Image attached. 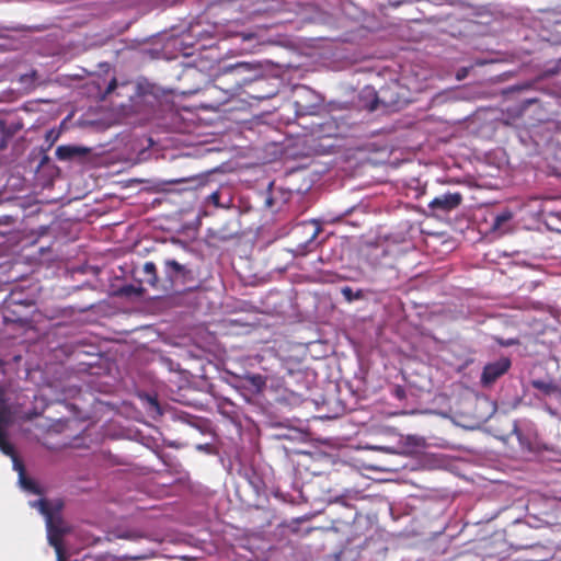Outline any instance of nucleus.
I'll return each instance as SVG.
<instances>
[{
    "label": "nucleus",
    "mask_w": 561,
    "mask_h": 561,
    "mask_svg": "<svg viewBox=\"0 0 561 561\" xmlns=\"http://www.w3.org/2000/svg\"><path fill=\"white\" fill-rule=\"evenodd\" d=\"M136 277L140 283L161 294L193 290L201 284L198 268L190 263H180L175 259L163 261L162 276L158 275L153 262H146L136 271Z\"/></svg>",
    "instance_id": "obj_1"
},
{
    "label": "nucleus",
    "mask_w": 561,
    "mask_h": 561,
    "mask_svg": "<svg viewBox=\"0 0 561 561\" xmlns=\"http://www.w3.org/2000/svg\"><path fill=\"white\" fill-rule=\"evenodd\" d=\"M253 72V68L248 62H237L224 67L213 80V84L206 88L207 94L222 92V96L217 98V105H225L234 98H241L244 82H247L248 73Z\"/></svg>",
    "instance_id": "obj_2"
},
{
    "label": "nucleus",
    "mask_w": 561,
    "mask_h": 561,
    "mask_svg": "<svg viewBox=\"0 0 561 561\" xmlns=\"http://www.w3.org/2000/svg\"><path fill=\"white\" fill-rule=\"evenodd\" d=\"M401 87L397 81H392L382 85L379 91H369L367 96L370 101L364 106L369 112L379 110L380 107L386 111H397L405 104V98L400 93Z\"/></svg>",
    "instance_id": "obj_3"
},
{
    "label": "nucleus",
    "mask_w": 561,
    "mask_h": 561,
    "mask_svg": "<svg viewBox=\"0 0 561 561\" xmlns=\"http://www.w3.org/2000/svg\"><path fill=\"white\" fill-rule=\"evenodd\" d=\"M247 82L241 92L242 101H263L272 99L277 94V90L271 80L264 76H252L248 73Z\"/></svg>",
    "instance_id": "obj_4"
},
{
    "label": "nucleus",
    "mask_w": 561,
    "mask_h": 561,
    "mask_svg": "<svg viewBox=\"0 0 561 561\" xmlns=\"http://www.w3.org/2000/svg\"><path fill=\"white\" fill-rule=\"evenodd\" d=\"M32 505L37 507L38 511L45 516L49 543L56 548L58 560L61 561V538L65 534V529L54 528V512L51 504L45 499H39L34 501Z\"/></svg>",
    "instance_id": "obj_5"
},
{
    "label": "nucleus",
    "mask_w": 561,
    "mask_h": 561,
    "mask_svg": "<svg viewBox=\"0 0 561 561\" xmlns=\"http://www.w3.org/2000/svg\"><path fill=\"white\" fill-rule=\"evenodd\" d=\"M463 201L459 192H447L434 197L427 205L430 215L438 217L457 209Z\"/></svg>",
    "instance_id": "obj_6"
},
{
    "label": "nucleus",
    "mask_w": 561,
    "mask_h": 561,
    "mask_svg": "<svg viewBox=\"0 0 561 561\" xmlns=\"http://www.w3.org/2000/svg\"><path fill=\"white\" fill-rule=\"evenodd\" d=\"M512 367L510 357L502 356L494 362L486 363L480 376V383L488 388L493 386L501 377L508 373Z\"/></svg>",
    "instance_id": "obj_7"
},
{
    "label": "nucleus",
    "mask_w": 561,
    "mask_h": 561,
    "mask_svg": "<svg viewBox=\"0 0 561 561\" xmlns=\"http://www.w3.org/2000/svg\"><path fill=\"white\" fill-rule=\"evenodd\" d=\"M91 149L83 146L61 145L56 149V158L60 161H70L75 159L85 158Z\"/></svg>",
    "instance_id": "obj_8"
},
{
    "label": "nucleus",
    "mask_w": 561,
    "mask_h": 561,
    "mask_svg": "<svg viewBox=\"0 0 561 561\" xmlns=\"http://www.w3.org/2000/svg\"><path fill=\"white\" fill-rule=\"evenodd\" d=\"M22 128L23 122L20 117L7 116L0 118V134L8 139H11Z\"/></svg>",
    "instance_id": "obj_9"
},
{
    "label": "nucleus",
    "mask_w": 561,
    "mask_h": 561,
    "mask_svg": "<svg viewBox=\"0 0 561 561\" xmlns=\"http://www.w3.org/2000/svg\"><path fill=\"white\" fill-rule=\"evenodd\" d=\"M529 383L531 388L545 397L557 398L561 394V389L552 380L533 379Z\"/></svg>",
    "instance_id": "obj_10"
},
{
    "label": "nucleus",
    "mask_w": 561,
    "mask_h": 561,
    "mask_svg": "<svg viewBox=\"0 0 561 561\" xmlns=\"http://www.w3.org/2000/svg\"><path fill=\"white\" fill-rule=\"evenodd\" d=\"M14 467L16 470H19L20 483L23 486V489L33 494H41L42 491L37 483L25 476L24 466L21 462H18V465H14Z\"/></svg>",
    "instance_id": "obj_11"
},
{
    "label": "nucleus",
    "mask_w": 561,
    "mask_h": 561,
    "mask_svg": "<svg viewBox=\"0 0 561 561\" xmlns=\"http://www.w3.org/2000/svg\"><path fill=\"white\" fill-rule=\"evenodd\" d=\"M298 229H301L302 232L308 236L307 241L300 244L302 247V251H310L309 247L314 243V240L320 232V227L314 224H306L301 225Z\"/></svg>",
    "instance_id": "obj_12"
},
{
    "label": "nucleus",
    "mask_w": 561,
    "mask_h": 561,
    "mask_svg": "<svg viewBox=\"0 0 561 561\" xmlns=\"http://www.w3.org/2000/svg\"><path fill=\"white\" fill-rule=\"evenodd\" d=\"M0 450L4 455L10 456L13 459L14 465L20 462L16 457L14 446L8 440L7 434L2 428H0Z\"/></svg>",
    "instance_id": "obj_13"
},
{
    "label": "nucleus",
    "mask_w": 561,
    "mask_h": 561,
    "mask_svg": "<svg viewBox=\"0 0 561 561\" xmlns=\"http://www.w3.org/2000/svg\"><path fill=\"white\" fill-rule=\"evenodd\" d=\"M137 270H140V267H137V268H135V270H134V277H135V279L139 283V285H125V286H123V287L121 288V290H119L122 295H125V296H128V297H129V296H137V297L142 296L144 290H145V289H144V287H142V285H144L145 283H140V282L137 279V277H136V271H137Z\"/></svg>",
    "instance_id": "obj_14"
},
{
    "label": "nucleus",
    "mask_w": 561,
    "mask_h": 561,
    "mask_svg": "<svg viewBox=\"0 0 561 561\" xmlns=\"http://www.w3.org/2000/svg\"><path fill=\"white\" fill-rule=\"evenodd\" d=\"M359 499V492L355 490H345L342 494L335 496L331 502L339 503L343 506L348 507V503L346 500H358Z\"/></svg>",
    "instance_id": "obj_15"
},
{
    "label": "nucleus",
    "mask_w": 561,
    "mask_h": 561,
    "mask_svg": "<svg viewBox=\"0 0 561 561\" xmlns=\"http://www.w3.org/2000/svg\"><path fill=\"white\" fill-rule=\"evenodd\" d=\"M341 293L347 302L360 300V299H364V297H365L364 291L362 289L354 291L350 286H344L341 289Z\"/></svg>",
    "instance_id": "obj_16"
},
{
    "label": "nucleus",
    "mask_w": 561,
    "mask_h": 561,
    "mask_svg": "<svg viewBox=\"0 0 561 561\" xmlns=\"http://www.w3.org/2000/svg\"><path fill=\"white\" fill-rule=\"evenodd\" d=\"M513 218V214L512 211L510 210H504L500 214H497L494 219H493V222H492V229L493 230H497V229H501L502 226L510 221L511 219Z\"/></svg>",
    "instance_id": "obj_17"
},
{
    "label": "nucleus",
    "mask_w": 561,
    "mask_h": 561,
    "mask_svg": "<svg viewBox=\"0 0 561 561\" xmlns=\"http://www.w3.org/2000/svg\"><path fill=\"white\" fill-rule=\"evenodd\" d=\"M148 412L151 415H162V410L157 398L148 397Z\"/></svg>",
    "instance_id": "obj_18"
},
{
    "label": "nucleus",
    "mask_w": 561,
    "mask_h": 561,
    "mask_svg": "<svg viewBox=\"0 0 561 561\" xmlns=\"http://www.w3.org/2000/svg\"><path fill=\"white\" fill-rule=\"evenodd\" d=\"M494 341L500 346H504V347L514 346V345H518L519 344V340L517 337L504 339V337L495 336Z\"/></svg>",
    "instance_id": "obj_19"
},
{
    "label": "nucleus",
    "mask_w": 561,
    "mask_h": 561,
    "mask_svg": "<svg viewBox=\"0 0 561 561\" xmlns=\"http://www.w3.org/2000/svg\"><path fill=\"white\" fill-rule=\"evenodd\" d=\"M58 137H59V133L56 131L55 129H49L46 131L45 139L48 142L46 150H49L54 146V144L57 141Z\"/></svg>",
    "instance_id": "obj_20"
},
{
    "label": "nucleus",
    "mask_w": 561,
    "mask_h": 561,
    "mask_svg": "<svg viewBox=\"0 0 561 561\" xmlns=\"http://www.w3.org/2000/svg\"><path fill=\"white\" fill-rule=\"evenodd\" d=\"M61 506H62V504L58 503L56 505L55 510H53V512H54V528L55 529H64L62 528V520H61V518H60V516L58 514L59 511L61 510Z\"/></svg>",
    "instance_id": "obj_21"
},
{
    "label": "nucleus",
    "mask_w": 561,
    "mask_h": 561,
    "mask_svg": "<svg viewBox=\"0 0 561 561\" xmlns=\"http://www.w3.org/2000/svg\"><path fill=\"white\" fill-rule=\"evenodd\" d=\"M392 394L398 400H404L407 398L405 388L398 385L392 389Z\"/></svg>",
    "instance_id": "obj_22"
},
{
    "label": "nucleus",
    "mask_w": 561,
    "mask_h": 561,
    "mask_svg": "<svg viewBox=\"0 0 561 561\" xmlns=\"http://www.w3.org/2000/svg\"><path fill=\"white\" fill-rule=\"evenodd\" d=\"M208 201L215 205L216 207H218L220 205L219 201H220V193L219 191H215L213 192L209 196H208Z\"/></svg>",
    "instance_id": "obj_23"
},
{
    "label": "nucleus",
    "mask_w": 561,
    "mask_h": 561,
    "mask_svg": "<svg viewBox=\"0 0 561 561\" xmlns=\"http://www.w3.org/2000/svg\"><path fill=\"white\" fill-rule=\"evenodd\" d=\"M117 88V80L113 78L106 87L105 94L110 95Z\"/></svg>",
    "instance_id": "obj_24"
},
{
    "label": "nucleus",
    "mask_w": 561,
    "mask_h": 561,
    "mask_svg": "<svg viewBox=\"0 0 561 561\" xmlns=\"http://www.w3.org/2000/svg\"><path fill=\"white\" fill-rule=\"evenodd\" d=\"M251 381L256 387L264 385L263 378L260 375L252 376Z\"/></svg>",
    "instance_id": "obj_25"
},
{
    "label": "nucleus",
    "mask_w": 561,
    "mask_h": 561,
    "mask_svg": "<svg viewBox=\"0 0 561 561\" xmlns=\"http://www.w3.org/2000/svg\"><path fill=\"white\" fill-rule=\"evenodd\" d=\"M48 150L43 149V156H42V159L39 161V168H43L44 165H46L48 162H49V157L47 156V152Z\"/></svg>",
    "instance_id": "obj_26"
},
{
    "label": "nucleus",
    "mask_w": 561,
    "mask_h": 561,
    "mask_svg": "<svg viewBox=\"0 0 561 561\" xmlns=\"http://www.w3.org/2000/svg\"><path fill=\"white\" fill-rule=\"evenodd\" d=\"M254 37L255 36L253 34H251V33H249V34H239V35L236 36V38H240L242 42H244V41H252V39H254Z\"/></svg>",
    "instance_id": "obj_27"
},
{
    "label": "nucleus",
    "mask_w": 561,
    "mask_h": 561,
    "mask_svg": "<svg viewBox=\"0 0 561 561\" xmlns=\"http://www.w3.org/2000/svg\"><path fill=\"white\" fill-rule=\"evenodd\" d=\"M208 95H209V98L213 99L211 107H219L220 105H217L216 100H217V98L222 96V92H217L215 94H208Z\"/></svg>",
    "instance_id": "obj_28"
},
{
    "label": "nucleus",
    "mask_w": 561,
    "mask_h": 561,
    "mask_svg": "<svg viewBox=\"0 0 561 561\" xmlns=\"http://www.w3.org/2000/svg\"><path fill=\"white\" fill-rule=\"evenodd\" d=\"M9 140L10 139H8V138H5V137H3L1 135V137H0V150H3V149H5L8 147Z\"/></svg>",
    "instance_id": "obj_29"
},
{
    "label": "nucleus",
    "mask_w": 561,
    "mask_h": 561,
    "mask_svg": "<svg viewBox=\"0 0 561 561\" xmlns=\"http://www.w3.org/2000/svg\"><path fill=\"white\" fill-rule=\"evenodd\" d=\"M466 76H467V69H465V68H463V69H461V70H459V71H458V73H457V79H458V80H461V79H463Z\"/></svg>",
    "instance_id": "obj_30"
},
{
    "label": "nucleus",
    "mask_w": 561,
    "mask_h": 561,
    "mask_svg": "<svg viewBox=\"0 0 561 561\" xmlns=\"http://www.w3.org/2000/svg\"><path fill=\"white\" fill-rule=\"evenodd\" d=\"M4 393L3 390L0 388V410L3 408L4 404Z\"/></svg>",
    "instance_id": "obj_31"
},
{
    "label": "nucleus",
    "mask_w": 561,
    "mask_h": 561,
    "mask_svg": "<svg viewBox=\"0 0 561 561\" xmlns=\"http://www.w3.org/2000/svg\"><path fill=\"white\" fill-rule=\"evenodd\" d=\"M4 365V362L0 358V368Z\"/></svg>",
    "instance_id": "obj_32"
},
{
    "label": "nucleus",
    "mask_w": 561,
    "mask_h": 561,
    "mask_svg": "<svg viewBox=\"0 0 561 561\" xmlns=\"http://www.w3.org/2000/svg\"><path fill=\"white\" fill-rule=\"evenodd\" d=\"M93 561H99V560H93Z\"/></svg>",
    "instance_id": "obj_33"
}]
</instances>
